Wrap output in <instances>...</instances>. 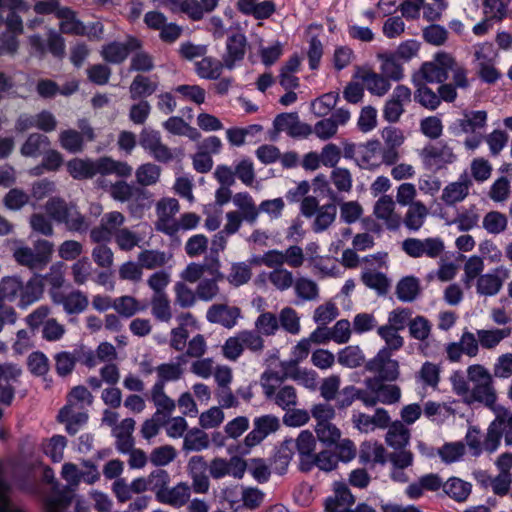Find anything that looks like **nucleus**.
I'll return each instance as SVG.
<instances>
[{"label": "nucleus", "mask_w": 512, "mask_h": 512, "mask_svg": "<svg viewBox=\"0 0 512 512\" xmlns=\"http://www.w3.org/2000/svg\"><path fill=\"white\" fill-rule=\"evenodd\" d=\"M209 444L210 439L208 434L198 428H194L185 434L183 440V450L186 452H199L207 449Z\"/></svg>", "instance_id": "nucleus-45"}, {"label": "nucleus", "mask_w": 512, "mask_h": 512, "mask_svg": "<svg viewBox=\"0 0 512 512\" xmlns=\"http://www.w3.org/2000/svg\"><path fill=\"white\" fill-rule=\"evenodd\" d=\"M43 292L44 284L38 276H33L26 283L17 276H6L0 281V302L18 300L21 309L40 300Z\"/></svg>", "instance_id": "nucleus-2"}, {"label": "nucleus", "mask_w": 512, "mask_h": 512, "mask_svg": "<svg viewBox=\"0 0 512 512\" xmlns=\"http://www.w3.org/2000/svg\"><path fill=\"white\" fill-rule=\"evenodd\" d=\"M142 48V42L133 36H128L125 42L112 41L101 47L100 55L110 64L123 63L130 53Z\"/></svg>", "instance_id": "nucleus-12"}, {"label": "nucleus", "mask_w": 512, "mask_h": 512, "mask_svg": "<svg viewBox=\"0 0 512 512\" xmlns=\"http://www.w3.org/2000/svg\"><path fill=\"white\" fill-rule=\"evenodd\" d=\"M509 277V270L503 266L495 269L494 273H486L478 277L476 292L480 296H495L502 289L504 281Z\"/></svg>", "instance_id": "nucleus-17"}, {"label": "nucleus", "mask_w": 512, "mask_h": 512, "mask_svg": "<svg viewBox=\"0 0 512 512\" xmlns=\"http://www.w3.org/2000/svg\"><path fill=\"white\" fill-rule=\"evenodd\" d=\"M305 38L309 43V66L311 69H317L320 63V40L318 26L316 24H312L307 28Z\"/></svg>", "instance_id": "nucleus-49"}, {"label": "nucleus", "mask_w": 512, "mask_h": 512, "mask_svg": "<svg viewBox=\"0 0 512 512\" xmlns=\"http://www.w3.org/2000/svg\"><path fill=\"white\" fill-rule=\"evenodd\" d=\"M149 490L155 493L156 499L159 500L168 488L170 483V475L164 469H156L148 476Z\"/></svg>", "instance_id": "nucleus-59"}, {"label": "nucleus", "mask_w": 512, "mask_h": 512, "mask_svg": "<svg viewBox=\"0 0 512 512\" xmlns=\"http://www.w3.org/2000/svg\"><path fill=\"white\" fill-rule=\"evenodd\" d=\"M115 242L118 248L122 251H131L139 246L142 237L128 228H121L114 233Z\"/></svg>", "instance_id": "nucleus-60"}, {"label": "nucleus", "mask_w": 512, "mask_h": 512, "mask_svg": "<svg viewBox=\"0 0 512 512\" xmlns=\"http://www.w3.org/2000/svg\"><path fill=\"white\" fill-rule=\"evenodd\" d=\"M350 111L344 108L334 110L329 117L322 119L321 137L327 140L336 135L339 126H344L350 119Z\"/></svg>", "instance_id": "nucleus-26"}, {"label": "nucleus", "mask_w": 512, "mask_h": 512, "mask_svg": "<svg viewBox=\"0 0 512 512\" xmlns=\"http://www.w3.org/2000/svg\"><path fill=\"white\" fill-rule=\"evenodd\" d=\"M246 47L247 39L244 34L236 32L228 36L226 41V53L223 56L228 70H232L237 62L244 59Z\"/></svg>", "instance_id": "nucleus-20"}, {"label": "nucleus", "mask_w": 512, "mask_h": 512, "mask_svg": "<svg viewBox=\"0 0 512 512\" xmlns=\"http://www.w3.org/2000/svg\"><path fill=\"white\" fill-rule=\"evenodd\" d=\"M399 331V329L387 324L378 327L377 334L386 344L382 349H388V353H392L393 351H398L403 347L404 339L399 334Z\"/></svg>", "instance_id": "nucleus-51"}, {"label": "nucleus", "mask_w": 512, "mask_h": 512, "mask_svg": "<svg viewBox=\"0 0 512 512\" xmlns=\"http://www.w3.org/2000/svg\"><path fill=\"white\" fill-rule=\"evenodd\" d=\"M60 19L59 28L64 34L80 35L83 22L77 19L75 11L64 6L57 17Z\"/></svg>", "instance_id": "nucleus-47"}, {"label": "nucleus", "mask_w": 512, "mask_h": 512, "mask_svg": "<svg viewBox=\"0 0 512 512\" xmlns=\"http://www.w3.org/2000/svg\"><path fill=\"white\" fill-rule=\"evenodd\" d=\"M299 455V469L309 472L320 466V453H315L316 438L309 430H303L294 441Z\"/></svg>", "instance_id": "nucleus-10"}, {"label": "nucleus", "mask_w": 512, "mask_h": 512, "mask_svg": "<svg viewBox=\"0 0 512 512\" xmlns=\"http://www.w3.org/2000/svg\"><path fill=\"white\" fill-rule=\"evenodd\" d=\"M511 333V327L477 330L479 344L486 350L495 349L504 339L508 338Z\"/></svg>", "instance_id": "nucleus-30"}, {"label": "nucleus", "mask_w": 512, "mask_h": 512, "mask_svg": "<svg viewBox=\"0 0 512 512\" xmlns=\"http://www.w3.org/2000/svg\"><path fill=\"white\" fill-rule=\"evenodd\" d=\"M425 386L436 388L440 381L439 365L426 361L421 366L416 376Z\"/></svg>", "instance_id": "nucleus-64"}, {"label": "nucleus", "mask_w": 512, "mask_h": 512, "mask_svg": "<svg viewBox=\"0 0 512 512\" xmlns=\"http://www.w3.org/2000/svg\"><path fill=\"white\" fill-rule=\"evenodd\" d=\"M420 281L414 276H406L399 280L395 294L402 302H413L420 294Z\"/></svg>", "instance_id": "nucleus-38"}, {"label": "nucleus", "mask_w": 512, "mask_h": 512, "mask_svg": "<svg viewBox=\"0 0 512 512\" xmlns=\"http://www.w3.org/2000/svg\"><path fill=\"white\" fill-rule=\"evenodd\" d=\"M50 146L49 138L40 133H31L21 145L20 153L24 157L37 158Z\"/></svg>", "instance_id": "nucleus-33"}, {"label": "nucleus", "mask_w": 512, "mask_h": 512, "mask_svg": "<svg viewBox=\"0 0 512 512\" xmlns=\"http://www.w3.org/2000/svg\"><path fill=\"white\" fill-rule=\"evenodd\" d=\"M355 503V497L344 482L333 483V495L325 500V512L349 511Z\"/></svg>", "instance_id": "nucleus-18"}, {"label": "nucleus", "mask_w": 512, "mask_h": 512, "mask_svg": "<svg viewBox=\"0 0 512 512\" xmlns=\"http://www.w3.org/2000/svg\"><path fill=\"white\" fill-rule=\"evenodd\" d=\"M402 250L412 258L423 256L437 258L444 250V243L440 238H407L402 242Z\"/></svg>", "instance_id": "nucleus-13"}, {"label": "nucleus", "mask_w": 512, "mask_h": 512, "mask_svg": "<svg viewBox=\"0 0 512 512\" xmlns=\"http://www.w3.org/2000/svg\"><path fill=\"white\" fill-rule=\"evenodd\" d=\"M223 68H226L224 60H218L211 56H203L201 60L195 63V72L207 80H218L222 74Z\"/></svg>", "instance_id": "nucleus-28"}, {"label": "nucleus", "mask_w": 512, "mask_h": 512, "mask_svg": "<svg viewBox=\"0 0 512 512\" xmlns=\"http://www.w3.org/2000/svg\"><path fill=\"white\" fill-rule=\"evenodd\" d=\"M509 140V135L506 131L495 129L487 135H484L483 141L489 147L492 156H498L501 151L506 147Z\"/></svg>", "instance_id": "nucleus-63"}, {"label": "nucleus", "mask_w": 512, "mask_h": 512, "mask_svg": "<svg viewBox=\"0 0 512 512\" xmlns=\"http://www.w3.org/2000/svg\"><path fill=\"white\" fill-rule=\"evenodd\" d=\"M428 215L427 207L420 201H416L409 206L404 218V224L409 230H419Z\"/></svg>", "instance_id": "nucleus-44"}, {"label": "nucleus", "mask_w": 512, "mask_h": 512, "mask_svg": "<svg viewBox=\"0 0 512 512\" xmlns=\"http://www.w3.org/2000/svg\"><path fill=\"white\" fill-rule=\"evenodd\" d=\"M13 257L19 265L25 266L30 270H42L45 267L34 250L27 246L17 248L13 253Z\"/></svg>", "instance_id": "nucleus-55"}, {"label": "nucleus", "mask_w": 512, "mask_h": 512, "mask_svg": "<svg viewBox=\"0 0 512 512\" xmlns=\"http://www.w3.org/2000/svg\"><path fill=\"white\" fill-rule=\"evenodd\" d=\"M359 462L363 465L370 463L385 465L387 462L386 449L378 442L365 441L360 445Z\"/></svg>", "instance_id": "nucleus-25"}, {"label": "nucleus", "mask_w": 512, "mask_h": 512, "mask_svg": "<svg viewBox=\"0 0 512 512\" xmlns=\"http://www.w3.org/2000/svg\"><path fill=\"white\" fill-rule=\"evenodd\" d=\"M337 360L344 367L357 368L365 362V356L359 346L349 345L338 352Z\"/></svg>", "instance_id": "nucleus-50"}, {"label": "nucleus", "mask_w": 512, "mask_h": 512, "mask_svg": "<svg viewBox=\"0 0 512 512\" xmlns=\"http://www.w3.org/2000/svg\"><path fill=\"white\" fill-rule=\"evenodd\" d=\"M463 270L462 282L465 288L469 289L472 286V282L483 275L484 261L481 257L473 255L465 262Z\"/></svg>", "instance_id": "nucleus-54"}, {"label": "nucleus", "mask_w": 512, "mask_h": 512, "mask_svg": "<svg viewBox=\"0 0 512 512\" xmlns=\"http://www.w3.org/2000/svg\"><path fill=\"white\" fill-rule=\"evenodd\" d=\"M381 60V74L388 80L399 81L403 78V67L399 59L392 53L378 54Z\"/></svg>", "instance_id": "nucleus-42"}, {"label": "nucleus", "mask_w": 512, "mask_h": 512, "mask_svg": "<svg viewBox=\"0 0 512 512\" xmlns=\"http://www.w3.org/2000/svg\"><path fill=\"white\" fill-rule=\"evenodd\" d=\"M445 58H451V54L438 52L433 60L424 62L420 69L412 76V81L421 83H444L448 79V68H446Z\"/></svg>", "instance_id": "nucleus-9"}, {"label": "nucleus", "mask_w": 512, "mask_h": 512, "mask_svg": "<svg viewBox=\"0 0 512 512\" xmlns=\"http://www.w3.org/2000/svg\"><path fill=\"white\" fill-rule=\"evenodd\" d=\"M334 410L322 405V471H332L339 461L349 462L356 456V447L350 439H341L340 430L324 418H331Z\"/></svg>", "instance_id": "nucleus-1"}, {"label": "nucleus", "mask_w": 512, "mask_h": 512, "mask_svg": "<svg viewBox=\"0 0 512 512\" xmlns=\"http://www.w3.org/2000/svg\"><path fill=\"white\" fill-rule=\"evenodd\" d=\"M160 172L159 166L153 163H145L137 168L135 176L141 186H151L159 180Z\"/></svg>", "instance_id": "nucleus-62"}, {"label": "nucleus", "mask_w": 512, "mask_h": 512, "mask_svg": "<svg viewBox=\"0 0 512 512\" xmlns=\"http://www.w3.org/2000/svg\"><path fill=\"white\" fill-rule=\"evenodd\" d=\"M222 280L213 278H202L196 287V293L199 300L210 302L220 294L218 283Z\"/></svg>", "instance_id": "nucleus-58"}, {"label": "nucleus", "mask_w": 512, "mask_h": 512, "mask_svg": "<svg viewBox=\"0 0 512 512\" xmlns=\"http://www.w3.org/2000/svg\"><path fill=\"white\" fill-rule=\"evenodd\" d=\"M151 314L160 322H169L172 319L171 302L167 294H153L150 300Z\"/></svg>", "instance_id": "nucleus-43"}, {"label": "nucleus", "mask_w": 512, "mask_h": 512, "mask_svg": "<svg viewBox=\"0 0 512 512\" xmlns=\"http://www.w3.org/2000/svg\"><path fill=\"white\" fill-rule=\"evenodd\" d=\"M164 389L165 388L153 386L151 389V399L157 408L154 415L166 421V418L169 417L175 409V402L166 395Z\"/></svg>", "instance_id": "nucleus-39"}, {"label": "nucleus", "mask_w": 512, "mask_h": 512, "mask_svg": "<svg viewBox=\"0 0 512 512\" xmlns=\"http://www.w3.org/2000/svg\"><path fill=\"white\" fill-rule=\"evenodd\" d=\"M466 372L468 381L472 384V387H469L466 404L471 405L478 402L491 410H495L497 393L493 376L489 370L481 364H473L467 367Z\"/></svg>", "instance_id": "nucleus-3"}, {"label": "nucleus", "mask_w": 512, "mask_h": 512, "mask_svg": "<svg viewBox=\"0 0 512 512\" xmlns=\"http://www.w3.org/2000/svg\"><path fill=\"white\" fill-rule=\"evenodd\" d=\"M191 487L186 482H180L172 488H167L161 498L160 503L180 508L189 502Z\"/></svg>", "instance_id": "nucleus-27"}, {"label": "nucleus", "mask_w": 512, "mask_h": 512, "mask_svg": "<svg viewBox=\"0 0 512 512\" xmlns=\"http://www.w3.org/2000/svg\"><path fill=\"white\" fill-rule=\"evenodd\" d=\"M59 142L61 147L70 153H79L84 147V139L81 133L74 129L61 131L59 134Z\"/></svg>", "instance_id": "nucleus-56"}, {"label": "nucleus", "mask_w": 512, "mask_h": 512, "mask_svg": "<svg viewBox=\"0 0 512 512\" xmlns=\"http://www.w3.org/2000/svg\"><path fill=\"white\" fill-rule=\"evenodd\" d=\"M87 296L80 290L70 292L65 297L64 311L69 314H80L88 307Z\"/></svg>", "instance_id": "nucleus-61"}, {"label": "nucleus", "mask_w": 512, "mask_h": 512, "mask_svg": "<svg viewBox=\"0 0 512 512\" xmlns=\"http://www.w3.org/2000/svg\"><path fill=\"white\" fill-rule=\"evenodd\" d=\"M488 114L485 110H465L456 125L462 133L468 134L464 146L469 150L478 148L484 139L483 131L487 126Z\"/></svg>", "instance_id": "nucleus-6"}, {"label": "nucleus", "mask_w": 512, "mask_h": 512, "mask_svg": "<svg viewBox=\"0 0 512 512\" xmlns=\"http://www.w3.org/2000/svg\"><path fill=\"white\" fill-rule=\"evenodd\" d=\"M283 377L278 372L265 371L260 378V385L267 400L286 410L297 405V392L291 385H283Z\"/></svg>", "instance_id": "nucleus-5"}, {"label": "nucleus", "mask_w": 512, "mask_h": 512, "mask_svg": "<svg viewBox=\"0 0 512 512\" xmlns=\"http://www.w3.org/2000/svg\"><path fill=\"white\" fill-rule=\"evenodd\" d=\"M158 89V82L150 77L138 74L134 77L129 86L130 98L132 100H142L151 96Z\"/></svg>", "instance_id": "nucleus-34"}, {"label": "nucleus", "mask_w": 512, "mask_h": 512, "mask_svg": "<svg viewBox=\"0 0 512 512\" xmlns=\"http://www.w3.org/2000/svg\"><path fill=\"white\" fill-rule=\"evenodd\" d=\"M354 399L361 400L367 407H373L379 402L377 393L371 394L365 390L357 389L354 386H347L341 390L339 398L340 408L348 407L352 404Z\"/></svg>", "instance_id": "nucleus-32"}, {"label": "nucleus", "mask_w": 512, "mask_h": 512, "mask_svg": "<svg viewBox=\"0 0 512 512\" xmlns=\"http://www.w3.org/2000/svg\"><path fill=\"white\" fill-rule=\"evenodd\" d=\"M375 217L382 220L390 230H396L400 226V217L395 213V202L389 195L381 196L374 205Z\"/></svg>", "instance_id": "nucleus-23"}, {"label": "nucleus", "mask_w": 512, "mask_h": 512, "mask_svg": "<svg viewBox=\"0 0 512 512\" xmlns=\"http://www.w3.org/2000/svg\"><path fill=\"white\" fill-rule=\"evenodd\" d=\"M45 210L54 221L64 224L70 232L85 233L89 222L79 211L76 204L66 202L61 197H51L45 204Z\"/></svg>", "instance_id": "nucleus-4"}, {"label": "nucleus", "mask_w": 512, "mask_h": 512, "mask_svg": "<svg viewBox=\"0 0 512 512\" xmlns=\"http://www.w3.org/2000/svg\"><path fill=\"white\" fill-rule=\"evenodd\" d=\"M411 102V90L405 85H397L383 108V118L389 123L399 121L404 106Z\"/></svg>", "instance_id": "nucleus-15"}, {"label": "nucleus", "mask_w": 512, "mask_h": 512, "mask_svg": "<svg viewBox=\"0 0 512 512\" xmlns=\"http://www.w3.org/2000/svg\"><path fill=\"white\" fill-rule=\"evenodd\" d=\"M323 197H329L332 203L322 205V230L326 229L335 220L337 214L335 203L340 200L337 194L329 187V184L322 180Z\"/></svg>", "instance_id": "nucleus-46"}, {"label": "nucleus", "mask_w": 512, "mask_h": 512, "mask_svg": "<svg viewBox=\"0 0 512 512\" xmlns=\"http://www.w3.org/2000/svg\"><path fill=\"white\" fill-rule=\"evenodd\" d=\"M471 489V483L457 477H451L443 484L445 494L457 502L466 501L471 494Z\"/></svg>", "instance_id": "nucleus-41"}, {"label": "nucleus", "mask_w": 512, "mask_h": 512, "mask_svg": "<svg viewBox=\"0 0 512 512\" xmlns=\"http://www.w3.org/2000/svg\"><path fill=\"white\" fill-rule=\"evenodd\" d=\"M353 77L360 79L365 88L375 96H384L391 88L388 79L370 69L359 68Z\"/></svg>", "instance_id": "nucleus-21"}, {"label": "nucleus", "mask_w": 512, "mask_h": 512, "mask_svg": "<svg viewBox=\"0 0 512 512\" xmlns=\"http://www.w3.org/2000/svg\"><path fill=\"white\" fill-rule=\"evenodd\" d=\"M471 185L470 177L466 173L461 174L457 181L445 186L442 190L441 200L447 206L462 202L468 196Z\"/></svg>", "instance_id": "nucleus-22"}, {"label": "nucleus", "mask_w": 512, "mask_h": 512, "mask_svg": "<svg viewBox=\"0 0 512 512\" xmlns=\"http://www.w3.org/2000/svg\"><path fill=\"white\" fill-rule=\"evenodd\" d=\"M232 201L239 209L241 217L249 224H254L259 216V207L255 205L252 196L247 192L236 193Z\"/></svg>", "instance_id": "nucleus-31"}, {"label": "nucleus", "mask_w": 512, "mask_h": 512, "mask_svg": "<svg viewBox=\"0 0 512 512\" xmlns=\"http://www.w3.org/2000/svg\"><path fill=\"white\" fill-rule=\"evenodd\" d=\"M241 316L240 308L227 304H213L206 312V319L212 324H219L224 328L231 329Z\"/></svg>", "instance_id": "nucleus-19"}, {"label": "nucleus", "mask_w": 512, "mask_h": 512, "mask_svg": "<svg viewBox=\"0 0 512 512\" xmlns=\"http://www.w3.org/2000/svg\"><path fill=\"white\" fill-rule=\"evenodd\" d=\"M177 360L178 363H162L155 368L158 379L153 386L165 388L167 382L177 381L182 377L181 363L185 362L184 355L178 356Z\"/></svg>", "instance_id": "nucleus-29"}, {"label": "nucleus", "mask_w": 512, "mask_h": 512, "mask_svg": "<svg viewBox=\"0 0 512 512\" xmlns=\"http://www.w3.org/2000/svg\"><path fill=\"white\" fill-rule=\"evenodd\" d=\"M419 155L429 170H439L456 159L452 148L443 142L426 145Z\"/></svg>", "instance_id": "nucleus-11"}, {"label": "nucleus", "mask_w": 512, "mask_h": 512, "mask_svg": "<svg viewBox=\"0 0 512 512\" xmlns=\"http://www.w3.org/2000/svg\"><path fill=\"white\" fill-rule=\"evenodd\" d=\"M493 411L496 412V417L490 423L484 439V448L488 453H493L498 449L502 437L507 446L512 445V412L496 407Z\"/></svg>", "instance_id": "nucleus-7"}, {"label": "nucleus", "mask_w": 512, "mask_h": 512, "mask_svg": "<svg viewBox=\"0 0 512 512\" xmlns=\"http://www.w3.org/2000/svg\"><path fill=\"white\" fill-rule=\"evenodd\" d=\"M351 337V324L347 319L338 320L335 325L328 329L325 333L322 332V343L325 340H333L338 344H344L349 341Z\"/></svg>", "instance_id": "nucleus-52"}, {"label": "nucleus", "mask_w": 512, "mask_h": 512, "mask_svg": "<svg viewBox=\"0 0 512 512\" xmlns=\"http://www.w3.org/2000/svg\"><path fill=\"white\" fill-rule=\"evenodd\" d=\"M280 428V420L272 414H265L255 417L253 420V429L246 435L244 441L237 445L236 451L241 455H246L250 449L259 445L269 435L275 433Z\"/></svg>", "instance_id": "nucleus-8"}, {"label": "nucleus", "mask_w": 512, "mask_h": 512, "mask_svg": "<svg viewBox=\"0 0 512 512\" xmlns=\"http://www.w3.org/2000/svg\"><path fill=\"white\" fill-rule=\"evenodd\" d=\"M365 369L384 381H394L399 376V363L392 359L388 349H380L374 358L366 362Z\"/></svg>", "instance_id": "nucleus-14"}, {"label": "nucleus", "mask_w": 512, "mask_h": 512, "mask_svg": "<svg viewBox=\"0 0 512 512\" xmlns=\"http://www.w3.org/2000/svg\"><path fill=\"white\" fill-rule=\"evenodd\" d=\"M74 498V488L64 486L59 489L53 486L51 495L47 499L48 511H60L68 508Z\"/></svg>", "instance_id": "nucleus-40"}, {"label": "nucleus", "mask_w": 512, "mask_h": 512, "mask_svg": "<svg viewBox=\"0 0 512 512\" xmlns=\"http://www.w3.org/2000/svg\"><path fill=\"white\" fill-rule=\"evenodd\" d=\"M412 83L416 87L414 95L415 101L429 110L437 109L440 105V98L438 94L429 88L425 83L417 81H412Z\"/></svg>", "instance_id": "nucleus-48"}, {"label": "nucleus", "mask_w": 512, "mask_h": 512, "mask_svg": "<svg viewBox=\"0 0 512 512\" xmlns=\"http://www.w3.org/2000/svg\"><path fill=\"white\" fill-rule=\"evenodd\" d=\"M385 441L394 450L406 448L410 441V430L401 421L391 423Z\"/></svg>", "instance_id": "nucleus-36"}, {"label": "nucleus", "mask_w": 512, "mask_h": 512, "mask_svg": "<svg viewBox=\"0 0 512 512\" xmlns=\"http://www.w3.org/2000/svg\"><path fill=\"white\" fill-rule=\"evenodd\" d=\"M410 336L422 342L420 349L425 356H430L428 343L424 342L431 333V323L424 316H416L408 323Z\"/></svg>", "instance_id": "nucleus-35"}, {"label": "nucleus", "mask_w": 512, "mask_h": 512, "mask_svg": "<svg viewBox=\"0 0 512 512\" xmlns=\"http://www.w3.org/2000/svg\"><path fill=\"white\" fill-rule=\"evenodd\" d=\"M179 202L175 198H165L157 203L158 220L156 230L173 237L175 229L173 216L179 211Z\"/></svg>", "instance_id": "nucleus-16"}, {"label": "nucleus", "mask_w": 512, "mask_h": 512, "mask_svg": "<svg viewBox=\"0 0 512 512\" xmlns=\"http://www.w3.org/2000/svg\"><path fill=\"white\" fill-rule=\"evenodd\" d=\"M99 158L96 160L75 158L67 163V171L77 180L90 179L99 174Z\"/></svg>", "instance_id": "nucleus-24"}, {"label": "nucleus", "mask_w": 512, "mask_h": 512, "mask_svg": "<svg viewBox=\"0 0 512 512\" xmlns=\"http://www.w3.org/2000/svg\"><path fill=\"white\" fill-rule=\"evenodd\" d=\"M294 448H295L294 440L286 439L281 443V445L277 449L276 453L274 454L275 468L280 473H283L286 471V469L294 455Z\"/></svg>", "instance_id": "nucleus-57"}, {"label": "nucleus", "mask_w": 512, "mask_h": 512, "mask_svg": "<svg viewBox=\"0 0 512 512\" xmlns=\"http://www.w3.org/2000/svg\"><path fill=\"white\" fill-rule=\"evenodd\" d=\"M98 168L99 174L103 176L115 174L121 178H128L133 172L132 166L127 162L117 161L108 156L99 158Z\"/></svg>", "instance_id": "nucleus-37"}, {"label": "nucleus", "mask_w": 512, "mask_h": 512, "mask_svg": "<svg viewBox=\"0 0 512 512\" xmlns=\"http://www.w3.org/2000/svg\"><path fill=\"white\" fill-rule=\"evenodd\" d=\"M508 226V219L505 214L499 211H490L485 214L482 220V227L493 235L503 233Z\"/></svg>", "instance_id": "nucleus-53"}]
</instances>
